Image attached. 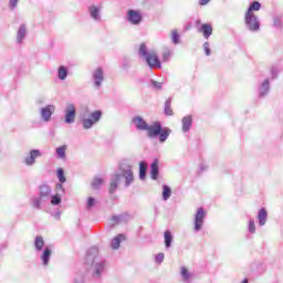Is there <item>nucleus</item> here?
<instances>
[{"label": "nucleus", "instance_id": "1", "mask_svg": "<svg viewBox=\"0 0 283 283\" xmlns=\"http://www.w3.org/2000/svg\"><path fill=\"white\" fill-rule=\"evenodd\" d=\"M122 175H114L111 181V193L116 191V187H118V182H120V178H125L126 187H129L132 182H134V172L132 171V166L122 165L120 166Z\"/></svg>", "mask_w": 283, "mask_h": 283}, {"label": "nucleus", "instance_id": "2", "mask_svg": "<svg viewBox=\"0 0 283 283\" xmlns=\"http://www.w3.org/2000/svg\"><path fill=\"white\" fill-rule=\"evenodd\" d=\"M103 113L101 111H95L93 113H85L82 116V123L84 129H92V126L96 125L101 120V116Z\"/></svg>", "mask_w": 283, "mask_h": 283}, {"label": "nucleus", "instance_id": "3", "mask_svg": "<svg viewBox=\"0 0 283 283\" xmlns=\"http://www.w3.org/2000/svg\"><path fill=\"white\" fill-rule=\"evenodd\" d=\"M244 21L252 32H258V30H260V22H258V17H255L254 13H245Z\"/></svg>", "mask_w": 283, "mask_h": 283}, {"label": "nucleus", "instance_id": "4", "mask_svg": "<svg viewBox=\"0 0 283 283\" xmlns=\"http://www.w3.org/2000/svg\"><path fill=\"white\" fill-rule=\"evenodd\" d=\"M146 63L149 65V67H163V64L160 63V59H158V53H156V51H150L146 55Z\"/></svg>", "mask_w": 283, "mask_h": 283}, {"label": "nucleus", "instance_id": "5", "mask_svg": "<svg viewBox=\"0 0 283 283\" xmlns=\"http://www.w3.org/2000/svg\"><path fill=\"white\" fill-rule=\"evenodd\" d=\"M127 21L129 23H132L133 25H138V24L143 23V14L140 13V11L128 10Z\"/></svg>", "mask_w": 283, "mask_h": 283}, {"label": "nucleus", "instance_id": "6", "mask_svg": "<svg viewBox=\"0 0 283 283\" xmlns=\"http://www.w3.org/2000/svg\"><path fill=\"white\" fill-rule=\"evenodd\" d=\"M161 129L160 122H155L153 125L147 126L146 132H148L149 138H155V136H159Z\"/></svg>", "mask_w": 283, "mask_h": 283}, {"label": "nucleus", "instance_id": "7", "mask_svg": "<svg viewBox=\"0 0 283 283\" xmlns=\"http://www.w3.org/2000/svg\"><path fill=\"white\" fill-rule=\"evenodd\" d=\"M205 210L202 208H199L196 213L195 219V231H200L202 229V224L205 222Z\"/></svg>", "mask_w": 283, "mask_h": 283}, {"label": "nucleus", "instance_id": "8", "mask_svg": "<svg viewBox=\"0 0 283 283\" xmlns=\"http://www.w3.org/2000/svg\"><path fill=\"white\" fill-rule=\"evenodd\" d=\"M74 120H76V108H74V107L67 108L65 111L64 122L67 125H72V123H74Z\"/></svg>", "mask_w": 283, "mask_h": 283}, {"label": "nucleus", "instance_id": "9", "mask_svg": "<svg viewBox=\"0 0 283 283\" xmlns=\"http://www.w3.org/2000/svg\"><path fill=\"white\" fill-rule=\"evenodd\" d=\"M199 32L202 33L203 38L209 39V36L213 34V27H211L209 23L201 24Z\"/></svg>", "mask_w": 283, "mask_h": 283}, {"label": "nucleus", "instance_id": "10", "mask_svg": "<svg viewBox=\"0 0 283 283\" xmlns=\"http://www.w3.org/2000/svg\"><path fill=\"white\" fill-rule=\"evenodd\" d=\"M96 255H98V248H91L86 254L87 262H96Z\"/></svg>", "mask_w": 283, "mask_h": 283}, {"label": "nucleus", "instance_id": "11", "mask_svg": "<svg viewBox=\"0 0 283 283\" xmlns=\"http://www.w3.org/2000/svg\"><path fill=\"white\" fill-rule=\"evenodd\" d=\"M103 70L102 69H96L94 73V80H95V85L96 87H101V83H103Z\"/></svg>", "mask_w": 283, "mask_h": 283}, {"label": "nucleus", "instance_id": "12", "mask_svg": "<svg viewBox=\"0 0 283 283\" xmlns=\"http://www.w3.org/2000/svg\"><path fill=\"white\" fill-rule=\"evenodd\" d=\"M41 156V151L39 150H31L30 157L25 159V165H34L35 158H39Z\"/></svg>", "mask_w": 283, "mask_h": 283}, {"label": "nucleus", "instance_id": "13", "mask_svg": "<svg viewBox=\"0 0 283 283\" xmlns=\"http://www.w3.org/2000/svg\"><path fill=\"white\" fill-rule=\"evenodd\" d=\"M268 213H266V209L262 208L260 211H259V214H258V219H259V224L261 227H264V224H266V218H268Z\"/></svg>", "mask_w": 283, "mask_h": 283}, {"label": "nucleus", "instance_id": "14", "mask_svg": "<svg viewBox=\"0 0 283 283\" xmlns=\"http://www.w3.org/2000/svg\"><path fill=\"white\" fill-rule=\"evenodd\" d=\"M192 119L190 115L182 118V132H189L191 129Z\"/></svg>", "mask_w": 283, "mask_h": 283}, {"label": "nucleus", "instance_id": "15", "mask_svg": "<svg viewBox=\"0 0 283 283\" xmlns=\"http://www.w3.org/2000/svg\"><path fill=\"white\" fill-rule=\"evenodd\" d=\"M133 123L135 125V127H137V129H144L146 130V128L148 127V125L146 124L145 120H143V118L140 117H136L133 119Z\"/></svg>", "mask_w": 283, "mask_h": 283}, {"label": "nucleus", "instance_id": "16", "mask_svg": "<svg viewBox=\"0 0 283 283\" xmlns=\"http://www.w3.org/2000/svg\"><path fill=\"white\" fill-rule=\"evenodd\" d=\"M123 240H125V234H118L117 237H115L111 243L112 249H118V247H120V242H123Z\"/></svg>", "mask_w": 283, "mask_h": 283}, {"label": "nucleus", "instance_id": "17", "mask_svg": "<svg viewBox=\"0 0 283 283\" xmlns=\"http://www.w3.org/2000/svg\"><path fill=\"white\" fill-rule=\"evenodd\" d=\"M94 273H93V275H94V277H98L99 275H101V272L102 271H105V262H99V263H95L94 264Z\"/></svg>", "mask_w": 283, "mask_h": 283}, {"label": "nucleus", "instance_id": "18", "mask_svg": "<svg viewBox=\"0 0 283 283\" xmlns=\"http://www.w3.org/2000/svg\"><path fill=\"white\" fill-rule=\"evenodd\" d=\"M150 175L153 180H156L158 178V159H155L154 163L151 164Z\"/></svg>", "mask_w": 283, "mask_h": 283}, {"label": "nucleus", "instance_id": "19", "mask_svg": "<svg viewBox=\"0 0 283 283\" xmlns=\"http://www.w3.org/2000/svg\"><path fill=\"white\" fill-rule=\"evenodd\" d=\"M169 134H171V130L169 128H161L159 133V142L165 143V140L169 138Z\"/></svg>", "mask_w": 283, "mask_h": 283}, {"label": "nucleus", "instance_id": "20", "mask_svg": "<svg viewBox=\"0 0 283 283\" xmlns=\"http://www.w3.org/2000/svg\"><path fill=\"white\" fill-rule=\"evenodd\" d=\"M145 176H147V163L140 161V164H139V178H140V180H145Z\"/></svg>", "mask_w": 283, "mask_h": 283}, {"label": "nucleus", "instance_id": "21", "mask_svg": "<svg viewBox=\"0 0 283 283\" xmlns=\"http://www.w3.org/2000/svg\"><path fill=\"white\" fill-rule=\"evenodd\" d=\"M50 255H52V250H50V248L46 247L42 254V261L44 266H48V262H50Z\"/></svg>", "mask_w": 283, "mask_h": 283}, {"label": "nucleus", "instance_id": "22", "mask_svg": "<svg viewBox=\"0 0 283 283\" xmlns=\"http://www.w3.org/2000/svg\"><path fill=\"white\" fill-rule=\"evenodd\" d=\"M41 116L43 120H50V118L52 117V109L50 107L42 108Z\"/></svg>", "mask_w": 283, "mask_h": 283}, {"label": "nucleus", "instance_id": "23", "mask_svg": "<svg viewBox=\"0 0 283 283\" xmlns=\"http://www.w3.org/2000/svg\"><path fill=\"white\" fill-rule=\"evenodd\" d=\"M260 8H262V4L258 1H254L250 4L247 13L253 14V11L258 12V10H260Z\"/></svg>", "mask_w": 283, "mask_h": 283}, {"label": "nucleus", "instance_id": "24", "mask_svg": "<svg viewBox=\"0 0 283 283\" xmlns=\"http://www.w3.org/2000/svg\"><path fill=\"white\" fill-rule=\"evenodd\" d=\"M52 193V190L50 189V186H41L40 187V196L41 198H48Z\"/></svg>", "mask_w": 283, "mask_h": 283}, {"label": "nucleus", "instance_id": "25", "mask_svg": "<svg viewBox=\"0 0 283 283\" xmlns=\"http://www.w3.org/2000/svg\"><path fill=\"white\" fill-rule=\"evenodd\" d=\"M164 238H165L166 249H169V247H171V240H174L171 232L167 230L164 234Z\"/></svg>", "mask_w": 283, "mask_h": 283}, {"label": "nucleus", "instance_id": "26", "mask_svg": "<svg viewBox=\"0 0 283 283\" xmlns=\"http://www.w3.org/2000/svg\"><path fill=\"white\" fill-rule=\"evenodd\" d=\"M269 94V80H265L260 88V96H266Z\"/></svg>", "mask_w": 283, "mask_h": 283}, {"label": "nucleus", "instance_id": "27", "mask_svg": "<svg viewBox=\"0 0 283 283\" xmlns=\"http://www.w3.org/2000/svg\"><path fill=\"white\" fill-rule=\"evenodd\" d=\"M171 40L175 45H178V43H180V33H178V29L172 30Z\"/></svg>", "mask_w": 283, "mask_h": 283}, {"label": "nucleus", "instance_id": "28", "mask_svg": "<svg viewBox=\"0 0 283 283\" xmlns=\"http://www.w3.org/2000/svg\"><path fill=\"white\" fill-rule=\"evenodd\" d=\"M59 78L61 81H65V78H67V69H65V66L59 67Z\"/></svg>", "mask_w": 283, "mask_h": 283}, {"label": "nucleus", "instance_id": "29", "mask_svg": "<svg viewBox=\"0 0 283 283\" xmlns=\"http://www.w3.org/2000/svg\"><path fill=\"white\" fill-rule=\"evenodd\" d=\"M25 25H21L19 31H18V41L19 43H21V41H23V39H25Z\"/></svg>", "mask_w": 283, "mask_h": 283}, {"label": "nucleus", "instance_id": "30", "mask_svg": "<svg viewBox=\"0 0 283 283\" xmlns=\"http://www.w3.org/2000/svg\"><path fill=\"white\" fill-rule=\"evenodd\" d=\"M163 198L164 200L171 198V188L169 186H164Z\"/></svg>", "mask_w": 283, "mask_h": 283}, {"label": "nucleus", "instance_id": "31", "mask_svg": "<svg viewBox=\"0 0 283 283\" xmlns=\"http://www.w3.org/2000/svg\"><path fill=\"white\" fill-rule=\"evenodd\" d=\"M44 244H45V242L43 241V238H41V237L35 238V249L38 251H41L43 249Z\"/></svg>", "mask_w": 283, "mask_h": 283}, {"label": "nucleus", "instance_id": "32", "mask_svg": "<svg viewBox=\"0 0 283 283\" xmlns=\"http://www.w3.org/2000/svg\"><path fill=\"white\" fill-rule=\"evenodd\" d=\"M65 149H67V146L56 148V156H59V158H65Z\"/></svg>", "mask_w": 283, "mask_h": 283}, {"label": "nucleus", "instance_id": "33", "mask_svg": "<svg viewBox=\"0 0 283 283\" xmlns=\"http://www.w3.org/2000/svg\"><path fill=\"white\" fill-rule=\"evenodd\" d=\"M181 275L186 282H189V280L191 279V274L189 273V271H187V268L185 266L181 268Z\"/></svg>", "mask_w": 283, "mask_h": 283}, {"label": "nucleus", "instance_id": "34", "mask_svg": "<svg viewBox=\"0 0 283 283\" xmlns=\"http://www.w3.org/2000/svg\"><path fill=\"white\" fill-rule=\"evenodd\" d=\"M139 54H140V56H147V45H145V43H142L140 45H139Z\"/></svg>", "mask_w": 283, "mask_h": 283}, {"label": "nucleus", "instance_id": "35", "mask_svg": "<svg viewBox=\"0 0 283 283\" xmlns=\"http://www.w3.org/2000/svg\"><path fill=\"white\" fill-rule=\"evenodd\" d=\"M90 12H91V17H93L94 19H98V8L91 7Z\"/></svg>", "mask_w": 283, "mask_h": 283}, {"label": "nucleus", "instance_id": "36", "mask_svg": "<svg viewBox=\"0 0 283 283\" xmlns=\"http://www.w3.org/2000/svg\"><path fill=\"white\" fill-rule=\"evenodd\" d=\"M51 205H61V196L60 195H55L51 198Z\"/></svg>", "mask_w": 283, "mask_h": 283}, {"label": "nucleus", "instance_id": "37", "mask_svg": "<svg viewBox=\"0 0 283 283\" xmlns=\"http://www.w3.org/2000/svg\"><path fill=\"white\" fill-rule=\"evenodd\" d=\"M103 185V180L101 178H95L93 184H92V187L93 189H98V187Z\"/></svg>", "mask_w": 283, "mask_h": 283}, {"label": "nucleus", "instance_id": "38", "mask_svg": "<svg viewBox=\"0 0 283 283\" xmlns=\"http://www.w3.org/2000/svg\"><path fill=\"white\" fill-rule=\"evenodd\" d=\"M57 178H59L60 182H65V175H64L62 168H60V169L57 170Z\"/></svg>", "mask_w": 283, "mask_h": 283}, {"label": "nucleus", "instance_id": "39", "mask_svg": "<svg viewBox=\"0 0 283 283\" xmlns=\"http://www.w3.org/2000/svg\"><path fill=\"white\" fill-rule=\"evenodd\" d=\"M171 59V51L165 50L163 53V61H169Z\"/></svg>", "mask_w": 283, "mask_h": 283}, {"label": "nucleus", "instance_id": "40", "mask_svg": "<svg viewBox=\"0 0 283 283\" xmlns=\"http://www.w3.org/2000/svg\"><path fill=\"white\" fill-rule=\"evenodd\" d=\"M95 205H96V199L90 197L86 205L87 209H92V207H94Z\"/></svg>", "mask_w": 283, "mask_h": 283}, {"label": "nucleus", "instance_id": "41", "mask_svg": "<svg viewBox=\"0 0 283 283\" xmlns=\"http://www.w3.org/2000/svg\"><path fill=\"white\" fill-rule=\"evenodd\" d=\"M249 231L250 233H255V221L253 220L249 221Z\"/></svg>", "mask_w": 283, "mask_h": 283}, {"label": "nucleus", "instance_id": "42", "mask_svg": "<svg viewBox=\"0 0 283 283\" xmlns=\"http://www.w3.org/2000/svg\"><path fill=\"white\" fill-rule=\"evenodd\" d=\"M203 50H205V53H206L207 56H211V50L209 49V43L208 42H206L203 44Z\"/></svg>", "mask_w": 283, "mask_h": 283}, {"label": "nucleus", "instance_id": "43", "mask_svg": "<svg viewBox=\"0 0 283 283\" xmlns=\"http://www.w3.org/2000/svg\"><path fill=\"white\" fill-rule=\"evenodd\" d=\"M163 260H165V254L164 253H159L156 255V262H158L160 264V262H163Z\"/></svg>", "mask_w": 283, "mask_h": 283}, {"label": "nucleus", "instance_id": "44", "mask_svg": "<svg viewBox=\"0 0 283 283\" xmlns=\"http://www.w3.org/2000/svg\"><path fill=\"white\" fill-rule=\"evenodd\" d=\"M165 114H166V116H174V109H171V107H166Z\"/></svg>", "mask_w": 283, "mask_h": 283}, {"label": "nucleus", "instance_id": "45", "mask_svg": "<svg viewBox=\"0 0 283 283\" xmlns=\"http://www.w3.org/2000/svg\"><path fill=\"white\" fill-rule=\"evenodd\" d=\"M33 207H35L36 209H39V207H41V201L39 199H34L33 200Z\"/></svg>", "mask_w": 283, "mask_h": 283}, {"label": "nucleus", "instance_id": "46", "mask_svg": "<svg viewBox=\"0 0 283 283\" xmlns=\"http://www.w3.org/2000/svg\"><path fill=\"white\" fill-rule=\"evenodd\" d=\"M211 0H199V6H207Z\"/></svg>", "mask_w": 283, "mask_h": 283}, {"label": "nucleus", "instance_id": "47", "mask_svg": "<svg viewBox=\"0 0 283 283\" xmlns=\"http://www.w3.org/2000/svg\"><path fill=\"white\" fill-rule=\"evenodd\" d=\"M17 3H19V0H10L12 8H17Z\"/></svg>", "mask_w": 283, "mask_h": 283}, {"label": "nucleus", "instance_id": "48", "mask_svg": "<svg viewBox=\"0 0 283 283\" xmlns=\"http://www.w3.org/2000/svg\"><path fill=\"white\" fill-rule=\"evenodd\" d=\"M154 87H157V90H160L163 86L158 82H153Z\"/></svg>", "mask_w": 283, "mask_h": 283}, {"label": "nucleus", "instance_id": "49", "mask_svg": "<svg viewBox=\"0 0 283 283\" xmlns=\"http://www.w3.org/2000/svg\"><path fill=\"white\" fill-rule=\"evenodd\" d=\"M165 107H171V98H168L165 103Z\"/></svg>", "mask_w": 283, "mask_h": 283}, {"label": "nucleus", "instance_id": "50", "mask_svg": "<svg viewBox=\"0 0 283 283\" xmlns=\"http://www.w3.org/2000/svg\"><path fill=\"white\" fill-rule=\"evenodd\" d=\"M114 224H117V222H120V217H113Z\"/></svg>", "mask_w": 283, "mask_h": 283}, {"label": "nucleus", "instance_id": "51", "mask_svg": "<svg viewBox=\"0 0 283 283\" xmlns=\"http://www.w3.org/2000/svg\"><path fill=\"white\" fill-rule=\"evenodd\" d=\"M56 190L57 191H63V184H57L56 185Z\"/></svg>", "mask_w": 283, "mask_h": 283}, {"label": "nucleus", "instance_id": "52", "mask_svg": "<svg viewBox=\"0 0 283 283\" xmlns=\"http://www.w3.org/2000/svg\"><path fill=\"white\" fill-rule=\"evenodd\" d=\"M274 25H282V20L275 19L274 20Z\"/></svg>", "mask_w": 283, "mask_h": 283}, {"label": "nucleus", "instance_id": "53", "mask_svg": "<svg viewBox=\"0 0 283 283\" xmlns=\"http://www.w3.org/2000/svg\"><path fill=\"white\" fill-rule=\"evenodd\" d=\"M197 23H200V20H198Z\"/></svg>", "mask_w": 283, "mask_h": 283}]
</instances>
